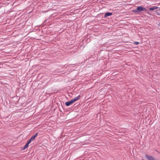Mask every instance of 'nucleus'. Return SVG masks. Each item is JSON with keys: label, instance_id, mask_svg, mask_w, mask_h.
<instances>
[{"label": "nucleus", "instance_id": "obj_6", "mask_svg": "<svg viewBox=\"0 0 160 160\" xmlns=\"http://www.w3.org/2000/svg\"><path fill=\"white\" fill-rule=\"evenodd\" d=\"M112 14V13L110 12H107L105 15V17H107L108 16H110Z\"/></svg>", "mask_w": 160, "mask_h": 160}, {"label": "nucleus", "instance_id": "obj_9", "mask_svg": "<svg viewBox=\"0 0 160 160\" xmlns=\"http://www.w3.org/2000/svg\"><path fill=\"white\" fill-rule=\"evenodd\" d=\"M142 160H144L143 159H142Z\"/></svg>", "mask_w": 160, "mask_h": 160}, {"label": "nucleus", "instance_id": "obj_3", "mask_svg": "<svg viewBox=\"0 0 160 160\" xmlns=\"http://www.w3.org/2000/svg\"><path fill=\"white\" fill-rule=\"evenodd\" d=\"M38 133H37L36 135H35L32 136L31 138L28 141L29 142L31 143L32 141L34 140L35 138L38 135Z\"/></svg>", "mask_w": 160, "mask_h": 160}, {"label": "nucleus", "instance_id": "obj_1", "mask_svg": "<svg viewBox=\"0 0 160 160\" xmlns=\"http://www.w3.org/2000/svg\"><path fill=\"white\" fill-rule=\"evenodd\" d=\"M81 97L80 95H79L78 96L75 98L73 99H72L71 101L69 102H65V105L67 106H69L73 104L74 102H75L77 100L79 99Z\"/></svg>", "mask_w": 160, "mask_h": 160}, {"label": "nucleus", "instance_id": "obj_8", "mask_svg": "<svg viewBox=\"0 0 160 160\" xmlns=\"http://www.w3.org/2000/svg\"><path fill=\"white\" fill-rule=\"evenodd\" d=\"M139 42H135L133 43V44L135 45H138L139 44Z\"/></svg>", "mask_w": 160, "mask_h": 160}, {"label": "nucleus", "instance_id": "obj_2", "mask_svg": "<svg viewBox=\"0 0 160 160\" xmlns=\"http://www.w3.org/2000/svg\"><path fill=\"white\" fill-rule=\"evenodd\" d=\"M138 11H146V9L145 8L141 6L138 7L136 10V11L138 12Z\"/></svg>", "mask_w": 160, "mask_h": 160}, {"label": "nucleus", "instance_id": "obj_5", "mask_svg": "<svg viewBox=\"0 0 160 160\" xmlns=\"http://www.w3.org/2000/svg\"><path fill=\"white\" fill-rule=\"evenodd\" d=\"M30 142H29L28 141V142L26 144V145L24 146V147L23 148V149H25L28 148V145L30 143Z\"/></svg>", "mask_w": 160, "mask_h": 160}, {"label": "nucleus", "instance_id": "obj_4", "mask_svg": "<svg viewBox=\"0 0 160 160\" xmlns=\"http://www.w3.org/2000/svg\"><path fill=\"white\" fill-rule=\"evenodd\" d=\"M145 157L148 160H154V158L152 156H148L146 154L145 155Z\"/></svg>", "mask_w": 160, "mask_h": 160}, {"label": "nucleus", "instance_id": "obj_7", "mask_svg": "<svg viewBox=\"0 0 160 160\" xmlns=\"http://www.w3.org/2000/svg\"><path fill=\"white\" fill-rule=\"evenodd\" d=\"M157 8H158L157 7H152L150 8L149 10L150 11H152L154 10Z\"/></svg>", "mask_w": 160, "mask_h": 160}]
</instances>
